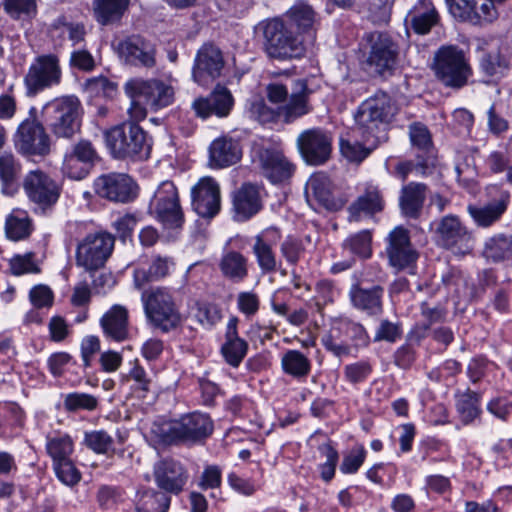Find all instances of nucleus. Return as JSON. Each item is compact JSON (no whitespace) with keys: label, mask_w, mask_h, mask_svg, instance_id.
Instances as JSON below:
<instances>
[{"label":"nucleus","mask_w":512,"mask_h":512,"mask_svg":"<svg viewBox=\"0 0 512 512\" xmlns=\"http://www.w3.org/2000/svg\"><path fill=\"white\" fill-rule=\"evenodd\" d=\"M126 382H132L130 389L137 398H145L151 391L152 379L138 360L133 362V367L124 377Z\"/></svg>","instance_id":"obj_52"},{"label":"nucleus","mask_w":512,"mask_h":512,"mask_svg":"<svg viewBox=\"0 0 512 512\" xmlns=\"http://www.w3.org/2000/svg\"><path fill=\"white\" fill-rule=\"evenodd\" d=\"M332 143V134L321 128L307 129L297 138L303 160L313 166L323 165L330 159Z\"/></svg>","instance_id":"obj_18"},{"label":"nucleus","mask_w":512,"mask_h":512,"mask_svg":"<svg viewBox=\"0 0 512 512\" xmlns=\"http://www.w3.org/2000/svg\"><path fill=\"white\" fill-rule=\"evenodd\" d=\"M103 335L113 342H124L129 338V312L120 304H115L106 311L99 321Z\"/></svg>","instance_id":"obj_30"},{"label":"nucleus","mask_w":512,"mask_h":512,"mask_svg":"<svg viewBox=\"0 0 512 512\" xmlns=\"http://www.w3.org/2000/svg\"><path fill=\"white\" fill-rule=\"evenodd\" d=\"M132 119L105 131L106 147L117 160L144 161L150 157L152 138Z\"/></svg>","instance_id":"obj_5"},{"label":"nucleus","mask_w":512,"mask_h":512,"mask_svg":"<svg viewBox=\"0 0 512 512\" xmlns=\"http://www.w3.org/2000/svg\"><path fill=\"white\" fill-rule=\"evenodd\" d=\"M305 197L308 204L316 211L321 209L337 211L343 205L333 196L331 181L323 173L313 174L309 178L305 187Z\"/></svg>","instance_id":"obj_26"},{"label":"nucleus","mask_w":512,"mask_h":512,"mask_svg":"<svg viewBox=\"0 0 512 512\" xmlns=\"http://www.w3.org/2000/svg\"><path fill=\"white\" fill-rule=\"evenodd\" d=\"M498 277L493 269H483L477 274L475 282H469L465 289L464 302L471 303L483 298L489 288L497 284Z\"/></svg>","instance_id":"obj_49"},{"label":"nucleus","mask_w":512,"mask_h":512,"mask_svg":"<svg viewBox=\"0 0 512 512\" xmlns=\"http://www.w3.org/2000/svg\"><path fill=\"white\" fill-rule=\"evenodd\" d=\"M372 371V365L369 361L359 360L345 365L343 368V376L346 382L357 385L365 382Z\"/></svg>","instance_id":"obj_63"},{"label":"nucleus","mask_w":512,"mask_h":512,"mask_svg":"<svg viewBox=\"0 0 512 512\" xmlns=\"http://www.w3.org/2000/svg\"><path fill=\"white\" fill-rule=\"evenodd\" d=\"M371 243L372 236L370 231L362 230L347 238L344 241L343 246L344 248L349 249L354 255L367 259L372 255Z\"/></svg>","instance_id":"obj_57"},{"label":"nucleus","mask_w":512,"mask_h":512,"mask_svg":"<svg viewBox=\"0 0 512 512\" xmlns=\"http://www.w3.org/2000/svg\"><path fill=\"white\" fill-rule=\"evenodd\" d=\"M427 185L410 182L403 186L399 196V207L402 215L409 219H418L426 200Z\"/></svg>","instance_id":"obj_36"},{"label":"nucleus","mask_w":512,"mask_h":512,"mask_svg":"<svg viewBox=\"0 0 512 512\" xmlns=\"http://www.w3.org/2000/svg\"><path fill=\"white\" fill-rule=\"evenodd\" d=\"M124 91L131 100L128 113L136 121L145 119L148 111L157 112L175 101L173 86L159 78H131L124 84Z\"/></svg>","instance_id":"obj_1"},{"label":"nucleus","mask_w":512,"mask_h":512,"mask_svg":"<svg viewBox=\"0 0 512 512\" xmlns=\"http://www.w3.org/2000/svg\"><path fill=\"white\" fill-rule=\"evenodd\" d=\"M439 21V14L431 0H418L409 10L405 22L420 35L430 32Z\"/></svg>","instance_id":"obj_37"},{"label":"nucleus","mask_w":512,"mask_h":512,"mask_svg":"<svg viewBox=\"0 0 512 512\" xmlns=\"http://www.w3.org/2000/svg\"><path fill=\"white\" fill-rule=\"evenodd\" d=\"M61 79L59 58L54 54L38 56L24 76L26 96L35 97L44 90L59 85Z\"/></svg>","instance_id":"obj_16"},{"label":"nucleus","mask_w":512,"mask_h":512,"mask_svg":"<svg viewBox=\"0 0 512 512\" xmlns=\"http://www.w3.org/2000/svg\"><path fill=\"white\" fill-rule=\"evenodd\" d=\"M234 105L231 92L225 86L217 84L207 96L196 97L191 109L196 117L206 120L211 116L227 117Z\"/></svg>","instance_id":"obj_23"},{"label":"nucleus","mask_w":512,"mask_h":512,"mask_svg":"<svg viewBox=\"0 0 512 512\" xmlns=\"http://www.w3.org/2000/svg\"><path fill=\"white\" fill-rule=\"evenodd\" d=\"M115 244L112 234L104 231L87 234L78 242L75 253L76 265L87 271L104 266L111 256Z\"/></svg>","instance_id":"obj_15"},{"label":"nucleus","mask_w":512,"mask_h":512,"mask_svg":"<svg viewBox=\"0 0 512 512\" xmlns=\"http://www.w3.org/2000/svg\"><path fill=\"white\" fill-rule=\"evenodd\" d=\"M509 202V194L506 193L498 200H493L485 205L470 204L467 212L476 226L488 228L498 222L506 212Z\"/></svg>","instance_id":"obj_38"},{"label":"nucleus","mask_w":512,"mask_h":512,"mask_svg":"<svg viewBox=\"0 0 512 512\" xmlns=\"http://www.w3.org/2000/svg\"><path fill=\"white\" fill-rule=\"evenodd\" d=\"M124 491L122 488L110 485H101L96 494V500L102 510L110 511L123 502Z\"/></svg>","instance_id":"obj_59"},{"label":"nucleus","mask_w":512,"mask_h":512,"mask_svg":"<svg viewBox=\"0 0 512 512\" xmlns=\"http://www.w3.org/2000/svg\"><path fill=\"white\" fill-rule=\"evenodd\" d=\"M316 14L313 8L304 1L296 2L282 18L299 37L306 35L311 44L316 37Z\"/></svg>","instance_id":"obj_33"},{"label":"nucleus","mask_w":512,"mask_h":512,"mask_svg":"<svg viewBox=\"0 0 512 512\" xmlns=\"http://www.w3.org/2000/svg\"><path fill=\"white\" fill-rule=\"evenodd\" d=\"M281 369L284 374L298 381H304L312 370L311 360L303 352L288 349L281 356Z\"/></svg>","instance_id":"obj_44"},{"label":"nucleus","mask_w":512,"mask_h":512,"mask_svg":"<svg viewBox=\"0 0 512 512\" xmlns=\"http://www.w3.org/2000/svg\"><path fill=\"white\" fill-rule=\"evenodd\" d=\"M263 208L260 189L252 183H244L232 197L233 218L244 222L258 214Z\"/></svg>","instance_id":"obj_29"},{"label":"nucleus","mask_w":512,"mask_h":512,"mask_svg":"<svg viewBox=\"0 0 512 512\" xmlns=\"http://www.w3.org/2000/svg\"><path fill=\"white\" fill-rule=\"evenodd\" d=\"M441 281L448 293H452L459 300L464 301L465 289L468 285V278L456 267L449 268L441 276Z\"/></svg>","instance_id":"obj_56"},{"label":"nucleus","mask_w":512,"mask_h":512,"mask_svg":"<svg viewBox=\"0 0 512 512\" xmlns=\"http://www.w3.org/2000/svg\"><path fill=\"white\" fill-rule=\"evenodd\" d=\"M141 300L149 322L163 332L177 328L181 323V314L171 289L155 287L142 292Z\"/></svg>","instance_id":"obj_11"},{"label":"nucleus","mask_w":512,"mask_h":512,"mask_svg":"<svg viewBox=\"0 0 512 512\" xmlns=\"http://www.w3.org/2000/svg\"><path fill=\"white\" fill-rule=\"evenodd\" d=\"M218 268L224 279L239 284L249 276V259L239 251L224 250L219 259Z\"/></svg>","instance_id":"obj_35"},{"label":"nucleus","mask_w":512,"mask_h":512,"mask_svg":"<svg viewBox=\"0 0 512 512\" xmlns=\"http://www.w3.org/2000/svg\"><path fill=\"white\" fill-rule=\"evenodd\" d=\"M385 253L388 263L397 271L413 267L419 254L410 240V232L403 226H397L385 239Z\"/></svg>","instance_id":"obj_19"},{"label":"nucleus","mask_w":512,"mask_h":512,"mask_svg":"<svg viewBox=\"0 0 512 512\" xmlns=\"http://www.w3.org/2000/svg\"><path fill=\"white\" fill-rule=\"evenodd\" d=\"M83 108L78 97L67 95L47 102L41 110L43 121L57 138L71 139L80 131Z\"/></svg>","instance_id":"obj_8"},{"label":"nucleus","mask_w":512,"mask_h":512,"mask_svg":"<svg viewBox=\"0 0 512 512\" xmlns=\"http://www.w3.org/2000/svg\"><path fill=\"white\" fill-rule=\"evenodd\" d=\"M509 63L499 49L483 50L479 59L480 71L487 77H500L508 69Z\"/></svg>","instance_id":"obj_50"},{"label":"nucleus","mask_w":512,"mask_h":512,"mask_svg":"<svg viewBox=\"0 0 512 512\" xmlns=\"http://www.w3.org/2000/svg\"><path fill=\"white\" fill-rule=\"evenodd\" d=\"M481 393L467 389L456 395V410L464 425L473 423L482 413Z\"/></svg>","instance_id":"obj_46"},{"label":"nucleus","mask_w":512,"mask_h":512,"mask_svg":"<svg viewBox=\"0 0 512 512\" xmlns=\"http://www.w3.org/2000/svg\"><path fill=\"white\" fill-rule=\"evenodd\" d=\"M13 141L16 151L23 156L44 157L50 153V136L38 120L36 107H30L28 117L18 125Z\"/></svg>","instance_id":"obj_13"},{"label":"nucleus","mask_w":512,"mask_h":512,"mask_svg":"<svg viewBox=\"0 0 512 512\" xmlns=\"http://www.w3.org/2000/svg\"><path fill=\"white\" fill-rule=\"evenodd\" d=\"M239 318L230 316L225 328V341L221 346V354L230 366L237 368L248 353V342L238 333Z\"/></svg>","instance_id":"obj_31"},{"label":"nucleus","mask_w":512,"mask_h":512,"mask_svg":"<svg viewBox=\"0 0 512 512\" xmlns=\"http://www.w3.org/2000/svg\"><path fill=\"white\" fill-rule=\"evenodd\" d=\"M63 406L67 412L93 411L98 406V399L88 393L72 392L65 395Z\"/></svg>","instance_id":"obj_58"},{"label":"nucleus","mask_w":512,"mask_h":512,"mask_svg":"<svg viewBox=\"0 0 512 512\" xmlns=\"http://www.w3.org/2000/svg\"><path fill=\"white\" fill-rule=\"evenodd\" d=\"M362 69L372 77L387 78L397 69L400 49L387 32L365 33L361 41Z\"/></svg>","instance_id":"obj_4"},{"label":"nucleus","mask_w":512,"mask_h":512,"mask_svg":"<svg viewBox=\"0 0 512 512\" xmlns=\"http://www.w3.org/2000/svg\"><path fill=\"white\" fill-rule=\"evenodd\" d=\"M321 344L326 351L339 359L356 357L360 349L370 345V336L361 323L351 319H341L322 336Z\"/></svg>","instance_id":"obj_9"},{"label":"nucleus","mask_w":512,"mask_h":512,"mask_svg":"<svg viewBox=\"0 0 512 512\" xmlns=\"http://www.w3.org/2000/svg\"><path fill=\"white\" fill-rule=\"evenodd\" d=\"M256 156L261 168L262 174L271 183H281L288 180L295 171V166L291 163L283 152L275 147H259L256 150Z\"/></svg>","instance_id":"obj_24"},{"label":"nucleus","mask_w":512,"mask_h":512,"mask_svg":"<svg viewBox=\"0 0 512 512\" xmlns=\"http://www.w3.org/2000/svg\"><path fill=\"white\" fill-rule=\"evenodd\" d=\"M171 496L162 490L142 488L137 491L134 512H168Z\"/></svg>","instance_id":"obj_42"},{"label":"nucleus","mask_w":512,"mask_h":512,"mask_svg":"<svg viewBox=\"0 0 512 512\" xmlns=\"http://www.w3.org/2000/svg\"><path fill=\"white\" fill-rule=\"evenodd\" d=\"M411 150L415 158H424L437 164V151L426 125L414 122L409 126Z\"/></svg>","instance_id":"obj_39"},{"label":"nucleus","mask_w":512,"mask_h":512,"mask_svg":"<svg viewBox=\"0 0 512 512\" xmlns=\"http://www.w3.org/2000/svg\"><path fill=\"white\" fill-rule=\"evenodd\" d=\"M33 229L32 219L24 210L15 209L6 217L5 233L10 240H25L31 235Z\"/></svg>","instance_id":"obj_47"},{"label":"nucleus","mask_w":512,"mask_h":512,"mask_svg":"<svg viewBox=\"0 0 512 512\" xmlns=\"http://www.w3.org/2000/svg\"><path fill=\"white\" fill-rule=\"evenodd\" d=\"M45 449L53 464L71 458L74 441L69 434L57 431L46 436Z\"/></svg>","instance_id":"obj_48"},{"label":"nucleus","mask_w":512,"mask_h":512,"mask_svg":"<svg viewBox=\"0 0 512 512\" xmlns=\"http://www.w3.org/2000/svg\"><path fill=\"white\" fill-rule=\"evenodd\" d=\"M242 156L238 141L231 137H219L209 146V161L212 167L225 168L236 164Z\"/></svg>","instance_id":"obj_34"},{"label":"nucleus","mask_w":512,"mask_h":512,"mask_svg":"<svg viewBox=\"0 0 512 512\" xmlns=\"http://www.w3.org/2000/svg\"><path fill=\"white\" fill-rule=\"evenodd\" d=\"M93 187L96 195L114 203H131L139 194L138 184L126 173L102 174L94 180Z\"/></svg>","instance_id":"obj_17"},{"label":"nucleus","mask_w":512,"mask_h":512,"mask_svg":"<svg viewBox=\"0 0 512 512\" xmlns=\"http://www.w3.org/2000/svg\"><path fill=\"white\" fill-rule=\"evenodd\" d=\"M119 53L128 64L144 68L156 66V47L140 35H132L119 43Z\"/></svg>","instance_id":"obj_28"},{"label":"nucleus","mask_w":512,"mask_h":512,"mask_svg":"<svg viewBox=\"0 0 512 512\" xmlns=\"http://www.w3.org/2000/svg\"><path fill=\"white\" fill-rule=\"evenodd\" d=\"M436 245L457 255L470 253L476 242L471 228L456 214H447L431 223Z\"/></svg>","instance_id":"obj_10"},{"label":"nucleus","mask_w":512,"mask_h":512,"mask_svg":"<svg viewBox=\"0 0 512 512\" xmlns=\"http://www.w3.org/2000/svg\"><path fill=\"white\" fill-rule=\"evenodd\" d=\"M83 444L96 454H108L111 450H114V439L105 430L85 432Z\"/></svg>","instance_id":"obj_55"},{"label":"nucleus","mask_w":512,"mask_h":512,"mask_svg":"<svg viewBox=\"0 0 512 512\" xmlns=\"http://www.w3.org/2000/svg\"><path fill=\"white\" fill-rule=\"evenodd\" d=\"M35 254L28 252L23 255H14L9 260V270L14 276L24 274H38L41 272L39 265L35 261Z\"/></svg>","instance_id":"obj_60"},{"label":"nucleus","mask_w":512,"mask_h":512,"mask_svg":"<svg viewBox=\"0 0 512 512\" xmlns=\"http://www.w3.org/2000/svg\"><path fill=\"white\" fill-rule=\"evenodd\" d=\"M224 66L221 49L211 42L204 43L196 53L192 77L199 85L206 86L221 76Z\"/></svg>","instance_id":"obj_21"},{"label":"nucleus","mask_w":512,"mask_h":512,"mask_svg":"<svg viewBox=\"0 0 512 512\" xmlns=\"http://www.w3.org/2000/svg\"><path fill=\"white\" fill-rule=\"evenodd\" d=\"M280 252L289 265L295 266L305 253V246L300 238L288 235L280 245Z\"/></svg>","instance_id":"obj_64"},{"label":"nucleus","mask_w":512,"mask_h":512,"mask_svg":"<svg viewBox=\"0 0 512 512\" xmlns=\"http://www.w3.org/2000/svg\"><path fill=\"white\" fill-rule=\"evenodd\" d=\"M149 213L164 228H179L184 223V212L180 204L176 185L169 180L159 184L149 203Z\"/></svg>","instance_id":"obj_14"},{"label":"nucleus","mask_w":512,"mask_h":512,"mask_svg":"<svg viewBox=\"0 0 512 512\" xmlns=\"http://www.w3.org/2000/svg\"><path fill=\"white\" fill-rule=\"evenodd\" d=\"M482 256L490 263H502L512 259V234L496 233L487 238Z\"/></svg>","instance_id":"obj_41"},{"label":"nucleus","mask_w":512,"mask_h":512,"mask_svg":"<svg viewBox=\"0 0 512 512\" xmlns=\"http://www.w3.org/2000/svg\"><path fill=\"white\" fill-rule=\"evenodd\" d=\"M312 90L309 89L307 80L297 79L293 82L292 92L288 95L287 103L281 105L282 121L292 123L296 119L308 114L312 107L309 104V97Z\"/></svg>","instance_id":"obj_32"},{"label":"nucleus","mask_w":512,"mask_h":512,"mask_svg":"<svg viewBox=\"0 0 512 512\" xmlns=\"http://www.w3.org/2000/svg\"><path fill=\"white\" fill-rule=\"evenodd\" d=\"M52 465L56 477L64 485L73 487L80 482L81 472L71 458L53 463Z\"/></svg>","instance_id":"obj_61"},{"label":"nucleus","mask_w":512,"mask_h":512,"mask_svg":"<svg viewBox=\"0 0 512 512\" xmlns=\"http://www.w3.org/2000/svg\"><path fill=\"white\" fill-rule=\"evenodd\" d=\"M375 148L366 144L363 140L362 143L358 140L351 141L349 139H341L340 141L341 153L351 162H362Z\"/></svg>","instance_id":"obj_62"},{"label":"nucleus","mask_w":512,"mask_h":512,"mask_svg":"<svg viewBox=\"0 0 512 512\" xmlns=\"http://www.w3.org/2000/svg\"><path fill=\"white\" fill-rule=\"evenodd\" d=\"M21 172V164L16 157L9 152L0 154V181L4 189L12 187Z\"/></svg>","instance_id":"obj_53"},{"label":"nucleus","mask_w":512,"mask_h":512,"mask_svg":"<svg viewBox=\"0 0 512 512\" xmlns=\"http://www.w3.org/2000/svg\"><path fill=\"white\" fill-rule=\"evenodd\" d=\"M266 54L277 60L300 59L305 55L304 39L299 37L282 18H272L258 24Z\"/></svg>","instance_id":"obj_6"},{"label":"nucleus","mask_w":512,"mask_h":512,"mask_svg":"<svg viewBox=\"0 0 512 512\" xmlns=\"http://www.w3.org/2000/svg\"><path fill=\"white\" fill-rule=\"evenodd\" d=\"M152 431L162 444L196 446L211 437L214 421L208 413L193 411L157 425Z\"/></svg>","instance_id":"obj_3"},{"label":"nucleus","mask_w":512,"mask_h":512,"mask_svg":"<svg viewBox=\"0 0 512 512\" xmlns=\"http://www.w3.org/2000/svg\"><path fill=\"white\" fill-rule=\"evenodd\" d=\"M280 239L281 232L276 227H269L254 237L251 249L262 274H271L277 271L278 260L273 246Z\"/></svg>","instance_id":"obj_27"},{"label":"nucleus","mask_w":512,"mask_h":512,"mask_svg":"<svg viewBox=\"0 0 512 512\" xmlns=\"http://www.w3.org/2000/svg\"><path fill=\"white\" fill-rule=\"evenodd\" d=\"M130 0H93L95 20L103 26L118 22L128 10Z\"/></svg>","instance_id":"obj_45"},{"label":"nucleus","mask_w":512,"mask_h":512,"mask_svg":"<svg viewBox=\"0 0 512 512\" xmlns=\"http://www.w3.org/2000/svg\"><path fill=\"white\" fill-rule=\"evenodd\" d=\"M153 478L158 489L177 496L184 491L189 472L180 461L165 458L154 464Z\"/></svg>","instance_id":"obj_22"},{"label":"nucleus","mask_w":512,"mask_h":512,"mask_svg":"<svg viewBox=\"0 0 512 512\" xmlns=\"http://www.w3.org/2000/svg\"><path fill=\"white\" fill-rule=\"evenodd\" d=\"M394 114L391 97L377 92L358 107L353 132L366 144L377 147L387 140V124Z\"/></svg>","instance_id":"obj_2"},{"label":"nucleus","mask_w":512,"mask_h":512,"mask_svg":"<svg viewBox=\"0 0 512 512\" xmlns=\"http://www.w3.org/2000/svg\"><path fill=\"white\" fill-rule=\"evenodd\" d=\"M191 206L193 211L203 219H213L220 213L221 191L213 177H202L191 188Z\"/></svg>","instance_id":"obj_20"},{"label":"nucleus","mask_w":512,"mask_h":512,"mask_svg":"<svg viewBox=\"0 0 512 512\" xmlns=\"http://www.w3.org/2000/svg\"><path fill=\"white\" fill-rule=\"evenodd\" d=\"M432 70L435 78L446 88L460 90L467 86L473 69L463 49L443 45L434 54Z\"/></svg>","instance_id":"obj_7"},{"label":"nucleus","mask_w":512,"mask_h":512,"mask_svg":"<svg viewBox=\"0 0 512 512\" xmlns=\"http://www.w3.org/2000/svg\"><path fill=\"white\" fill-rule=\"evenodd\" d=\"M436 164L431 161H426L424 158H415L414 160H404L398 162L394 167L393 174L405 181L411 173L418 176L426 177L433 173Z\"/></svg>","instance_id":"obj_51"},{"label":"nucleus","mask_w":512,"mask_h":512,"mask_svg":"<svg viewBox=\"0 0 512 512\" xmlns=\"http://www.w3.org/2000/svg\"><path fill=\"white\" fill-rule=\"evenodd\" d=\"M349 300L353 308L368 316H379L383 312L384 287L381 285L364 286V282L354 276L349 289Z\"/></svg>","instance_id":"obj_25"},{"label":"nucleus","mask_w":512,"mask_h":512,"mask_svg":"<svg viewBox=\"0 0 512 512\" xmlns=\"http://www.w3.org/2000/svg\"><path fill=\"white\" fill-rule=\"evenodd\" d=\"M385 202L378 186L368 184L364 192L349 206L350 216L358 219L361 214L374 215L384 209Z\"/></svg>","instance_id":"obj_40"},{"label":"nucleus","mask_w":512,"mask_h":512,"mask_svg":"<svg viewBox=\"0 0 512 512\" xmlns=\"http://www.w3.org/2000/svg\"><path fill=\"white\" fill-rule=\"evenodd\" d=\"M173 266L174 261L171 257L154 256L148 269L139 268L134 271L135 288L141 290L148 282L166 277Z\"/></svg>","instance_id":"obj_43"},{"label":"nucleus","mask_w":512,"mask_h":512,"mask_svg":"<svg viewBox=\"0 0 512 512\" xmlns=\"http://www.w3.org/2000/svg\"><path fill=\"white\" fill-rule=\"evenodd\" d=\"M22 186L34 212L40 215L51 213L62 193V185L40 169L29 171Z\"/></svg>","instance_id":"obj_12"},{"label":"nucleus","mask_w":512,"mask_h":512,"mask_svg":"<svg viewBox=\"0 0 512 512\" xmlns=\"http://www.w3.org/2000/svg\"><path fill=\"white\" fill-rule=\"evenodd\" d=\"M250 117L257 120L261 124H270L282 121L281 107L271 108L264 99H255L249 106Z\"/></svg>","instance_id":"obj_54"}]
</instances>
